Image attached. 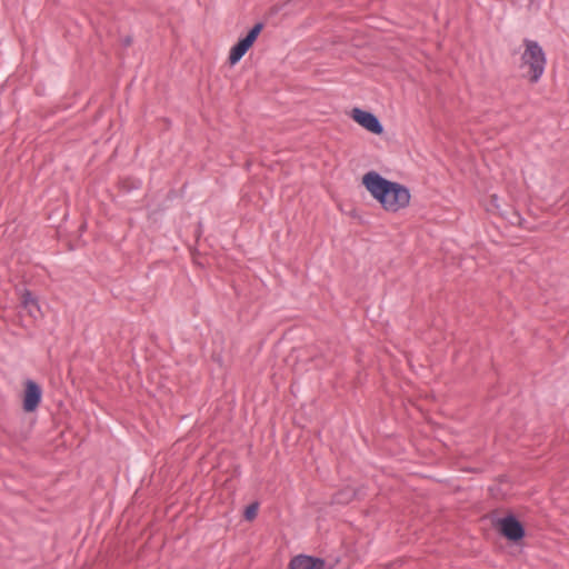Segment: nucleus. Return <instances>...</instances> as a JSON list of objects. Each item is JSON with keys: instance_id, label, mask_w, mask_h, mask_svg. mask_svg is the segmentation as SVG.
Returning <instances> with one entry per match:
<instances>
[{"instance_id": "1", "label": "nucleus", "mask_w": 569, "mask_h": 569, "mask_svg": "<svg viewBox=\"0 0 569 569\" xmlns=\"http://www.w3.org/2000/svg\"><path fill=\"white\" fill-rule=\"evenodd\" d=\"M362 183L387 211L397 212L410 203L411 196L407 187L389 181L376 171L367 172L362 177Z\"/></svg>"}, {"instance_id": "2", "label": "nucleus", "mask_w": 569, "mask_h": 569, "mask_svg": "<svg viewBox=\"0 0 569 569\" xmlns=\"http://www.w3.org/2000/svg\"><path fill=\"white\" fill-rule=\"evenodd\" d=\"M525 51L521 56V69H527L523 77L528 78L531 83H536L543 74L546 67V54L538 42L526 39L523 41Z\"/></svg>"}, {"instance_id": "3", "label": "nucleus", "mask_w": 569, "mask_h": 569, "mask_svg": "<svg viewBox=\"0 0 569 569\" xmlns=\"http://www.w3.org/2000/svg\"><path fill=\"white\" fill-rule=\"evenodd\" d=\"M263 29V23H256L252 29L248 32V34L240 39L230 50L229 62L231 66L236 64L240 59L247 53V51L252 47L258 36Z\"/></svg>"}, {"instance_id": "4", "label": "nucleus", "mask_w": 569, "mask_h": 569, "mask_svg": "<svg viewBox=\"0 0 569 569\" xmlns=\"http://www.w3.org/2000/svg\"><path fill=\"white\" fill-rule=\"evenodd\" d=\"M495 528L510 541H518L525 537L523 526L512 515L497 519Z\"/></svg>"}, {"instance_id": "5", "label": "nucleus", "mask_w": 569, "mask_h": 569, "mask_svg": "<svg viewBox=\"0 0 569 569\" xmlns=\"http://www.w3.org/2000/svg\"><path fill=\"white\" fill-rule=\"evenodd\" d=\"M352 118L361 127L375 134H381L383 132V127L379 119L371 112L355 108L352 110Z\"/></svg>"}, {"instance_id": "6", "label": "nucleus", "mask_w": 569, "mask_h": 569, "mask_svg": "<svg viewBox=\"0 0 569 569\" xmlns=\"http://www.w3.org/2000/svg\"><path fill=\"white\" fill-rule=\"evenodd\" d=\"M24 386L22 407L26 412H32L38 408L41 401L42 391L39 385L32 380H27Z\"/></svg>"}, {"instance_id": "7", "label": "nucleus", "mask_w": 569, "mask_h": 569, "mask_svg": "<svg viewBox=\"0 0 569 569\" xmlns=\"http://www.w3.org/2000/svg\"><path fill=\"white\" fill-rule=\"evenodd\" d=\"M22 306L28 310L29 315L34 317L36 312H39V306L32 293L26 290L22 295Z\"/></svg>"}, {"instance_id": "8", "label": "nucleus", "mask_w": 569, "mask_h": 569, "mask_svg": "<svg viewBox=\"0 0 569 569\" xmlns=\"http://www.w3.org/2000/svg\"><path fill=\"white\" fill-rule=\"evenodd\" d=\"M356 496V492L351 489H345L336 493L335 501L338 503H348Z\"/></svg>"}, {"instance_id": "9", "label": "nucleus", "mask_w": 569, "mask_h": 569, "mask_svg": "<svg viewBox=\"0 0 569 569\" xmlns=\"http://www.w3.org/2000/svg\"><path fill=\"white\" fill-rule=\"evenodd\" d=\"M259 503L252 502L246 507L243 517L247 521H252L258 515Z\"/></svg>"}, {"instance_id": "10", "label": "nucleus", "mask_w": 569, "mask_h": 569, "mask_svg": "<svg viewBox=\"0 0 569 569\" xmlns=\"http://www.w3.org/2000/svg\"><path fill=\"white\" fill-rule=\"evenodd\" d=\"M124 44L126 46H130L131 44V38H126L124 39Z\"/></svg>"}, {"instance_id": "11", "label": "nucleus", "mask_w": 569, "mask_h": 569, "mask_svg": "<svg viewBox=\"0 0 569 569\" xmlns=\"http://www.w3.org/2000/svg\"><path fill=\"white\" fill-rule=\"evenodd\" d=\"M497 199H498V197H497L496 194H493V196L491 197V201H492V203H495V202L497 201Z\"/></svg>"}]
</instances>
